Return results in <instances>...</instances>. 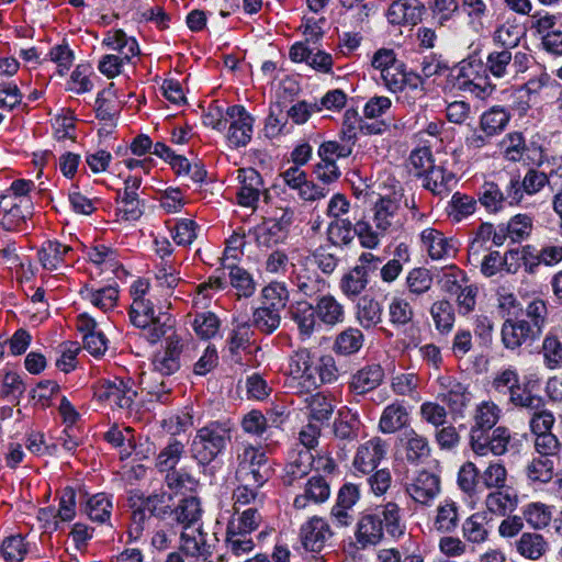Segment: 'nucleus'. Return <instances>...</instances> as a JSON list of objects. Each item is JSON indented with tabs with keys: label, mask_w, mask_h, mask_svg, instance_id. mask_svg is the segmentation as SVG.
I'll use <instances>...</instances> for the list:
<instances>
[{
	"label": "nucleus",
	"mask_w": 562,
	"mask_h": 562,
	"mask_svg": "<svg viewBox=\"0 0 562 562\" xmlns=\"http://www.w3.org/2000/svg\"><path fill=\"white\" fill-rule=\"evenodd\" d=\"M501 408L492 401L477 404L472 414L469 445L479 457L503 456L508 451L513 440L510 430L496 426L501 418Z\"/></svg>",
	"instance_id": "1"
},
{
	"label": "nucleus",
	"mask_w": 562,
	"mask_h": 562,
	"mask_svg": "<svg viewBox=\"0 0 562 562\" xmlns=\"http://www.w3.org/2000/svg\"><path fill=\"white\" fill-rule=\"evenodd\" d=\"M406 532L404 513L395 502L376 505L360 513L355 528V539L361 549L382 542L386 533L394 540Z\"/></svg>",
	"instance_id": "2"
},
{
	"label": "nucleus",
	"mask_w": 562,
	"mask_h": 562,
	"mask_svg": "<svg viewBox=\"0 0 562 562\" xmlns=\"http://www.w3.org/2000/svg\"><path fill=\"white\" fill-rule=\"evenodd\" d=\"M149 291V282L145 279L136 280L131 286L133 303L130 307L131 323L143 329V336L150 342L156 344L173 327V321L165 314H155L154 304L146 299Z\"/></svg>",
	"instance_id": "3"
},
{
	"label": "nucleus",
	"mask_w": 562,
	"mask_h": 562,
	"mask_svg": "<svg viewBox=\"0 0 562 562\" xmlns=\"http://www.w3.org/2000/svg\"><path fill=\"white\" fill-rule=\"evenodd\" d=\"M183 345L177 335H170L166 339V347L164 350L157 351L151 360L153 373L148 380L143 379L142 383L148 390V394L155 397L157 402L166 404L169 402L170 386L168 381L161 380L157 383L155 375L169 376L176 373L180 367V357L182 353Z\"/></svg>",
	"instance_id": "4"
},
{
	"label": "nucleus",
	"mask_w": 562,
	"mask_h": 562,
	"mask_svg": "<svg viewBox=\"0 0 562 562\" xmlns=\"http://www.w3.org/2000/svg\"><path fill=\"white\" fill-rule=\"evenodd\" d=\"M231 420H213L196 430L190 451L199 464L207 465L227 447L232 439Z\"/></svg>",
	"instance_id": "5"
},
{
	"label": "nucleus",
	"mask_w": 562,
	"mask_h": 562,
	"mask_svg": "<svg viewBox=\"0 0 562 562\" xmlns=\"http://www.w3.org/2000/svg\"><path fill=\"white\" fill-rule=\"evenodd\" d=\"M271 476L268 457L261 448L241 443L236 450L235 479L238 483H267Z\"/></svg>",
	"instance_id": "6"
},
{
	"label": "nucleus",
	"mask_w": 562,
	"mask_h": 562,
	"mask_svg": "<svg viewBox=\"0 0 562 562\" xmlns=\"http://www.w3.org/2000/svg\"><path fill=\"white\" fill-rule=\"evenodd\" d=\"M403 189L381 195L373 204L372 222L379 233L392 235L404 229L406 216L402 211Z\"/></svg>",
	"instance_id": "7"
},
{
	"label": "nucleus",
	"mask_w": 562,
	"mask_h": 562,
	"mask_svg": "<svg viewBox=\"0 0 562 562\" xmlns=\"http://www.w3.org/2000/svg\"><path fill=\"white\" fill-rule=\"evenodd\" d=\"M531 55L516 50L502 48L488 53L485 61V70L493 77L502 79H516L530 67Z\"/></svg>",
	"instance_id": "8"
},
{
	"label": "nucleus",
	"mask_w": 562,
	"mask_h": 562,
	"mask_svg": "<svg viewBox=\"0 0 562 562\" xmlns=\"http://www.w3.org/2000/svg\"><path fill=\"white\" fill-rule=\"evenodd\" d=\"M381 260L371 252H363L357 265L342 274L339 281L341 293L348 299L358 297L369 284V274L379 269Z\"/></svg>",
	"instance_id": "9"
},
{
	"label": "nucleus",
	"mask_w": 562,
	"mask_h": 562,
	"mask_svg": "<svg viewBox=\"0 0 562 562\" xmlns=\"http://www.w3.org/2000/svg\"><path fill=\"white\" fill-rule=\"evenodd\" d=\"M437 384L438 400L447 405L452 416L463 417L473 398L469 385L461 383L457 378L450 374L439 375Z\"/></svg>",
	"instance_id": "10"
},
{
	"label": "nucleus",
	"mask_w": 562,
	"mask_h": 562,
	"mask_svg": "<svg viewBox=\"0 0 562 562\" xmlns=\"http://www.w3.org/2000/svg\"><path fill=\"white\" fill-rule=\"evenodd\" d=\"M94 396L110 406L131 409L137 396V391L132 379L114 378L101 382L95 389Z\"/></svg>",
	"instance_id": "11"
},
{
	"label": "nucleus",
	"mask_w": 562,
	"mask_h": 562,
	"mask_svg": "<svg viewBox=\"0 0 562 562\" xmlns=\"http://www.w3.org/2000/svg\"><path fill=\"white\" fill-rule=\"evenodd\" d=\"M361 498L359 484L345 482L338 490L335 504L330 508L329 516L338 528H347L353 521V507Z\"/></svg>",
	"instance_id": "12"
},
{
	"label": "nucleus",
	"mask_w": 562,
	"mask_h": 562,
	"mask_svg": "<svg viewBox=\"0 0 562 562\" xmlns=\"http://www.w3.org/2000/svg\"><path fill=\"white\" fill-rule=\"evenodd\" d=\"M290 281L296 288V292L306 297L321 294L329 286L315 267L310 265L308 258L292 265Z\"/></svg>",
	"instance_id": "13"
},
{
	"label": "nucleus",
	"mask_w": 562,
	"mask_h": 562,
	"mask_svg": "<svg viewBox=\"0 0 562 562\" xmlns=\"http://www.w3.org/2000/svg\"><path fill=\"white\" fill-rule=\"evenodd\" d=\"M405 492L415 503L430 506L441 492V479L436 473L420 470L411 482L406 483Z\"/></svg>",
	"instance_id": "14"
},
{
	"label": "nucleus",
	"mask_w": 562,
	"mask_h": 562,
	"mask_svg": "<svg viewBox=\"0 0 562 562\" xmlns=\"http://www.w3.org/2000/svg\"><path fill=\"white\" fill-rule=\"evenodd\" d=\"M238 179L240 187L237 192V200L241 206L256 209L261 195L266 202L268 201V189L261 175L256 169H239Z\"/></svg>",
	"instance_id": "15"
},
{
	"label": "nucleus",
	"mask_w": 562,
	"mask_h": 562,
	"mask_svg": "<svg viewBox=\"0 0 562 562\" xmlns=\"http://www.w3.org/2000/svg\"><path fill=\"white\" fill-rule=\"evenodd\" d=\"M225 115L229 119L227 132L229 144L236 148L245 147L252 137L254 117L239 104L228 106Z\"/></svg>",
	"instance_id": "16"
},
{
	"label": "nucleus",
	"mask_w": 562,
	"mask_h": 562,
	"mask_svg": "<svg viewBox=\"0 0 562 562\" xmlns=\"http://www.w3.org/2000/svg\"><path fill=\"white\" fill-rule=\"evenodd\" d=\"M290 223L291 216H288V212H285L279 221H263L261 224L254 227L249 234L254 237L258 248L268 250L285 240L288 236L286 226L290 225Z\"/></svg>",
	"instance_id": "17"
},
{
	"label": "nucleus",
	"mask_w": 562,
	"mask_h": 562,
	"mask_svg": "<svg viewBox=\"0 0 562 562\" xmlns=\"http://www.w3.org/2000/svg\"><path fill=\"white\" fill-rule=\"evenodd\" d=\"M334 531L326 518L313 516L300 528V539L303 547L311 552H321L333 538Z\"/></svg>",
	"instance_id": "18"
},
{
	"label": "nucleus",
	"mask_w": 562,
	"mask_h": 562,
	"mask_svg": "<svg viewBox=\"0 0 562 562\" xmlns=\"http://www.w3.org/2000/svg\"><path fill=\"white\" fill-rule=\"evenodd\" d=\"M384 369L378 363L366 364L350 375L348 392L355 397H364L384 381Z\"/></svg>",
	"instance_id": "19"
},
{
	"label": "nucleus",
	"mask_w": 562,
	"mask_h": 562,
	"mask_svg": "<svg viewBox=\"0 0 562 562\" xmlns=\"http://www.w3.org/2000/svg\"><path fill=\"white\" fill-rule=\"evenodd\" d=\"M514 198L520 205L525 196H532L541 192L550 183V173L543 169H527L522 178L514 175L509 178Z\"/></svg>",
	"instance_id": "20"
},
{
	"label": "nucleus",
	"mask_w": 562,
	"mask_h": 562,
	"mask_svg": "<svg viewBox=\"0 0 562 562\" xmlns=\"http://www.w3.org/2000/svg\"><path fill=\"white\" fill-rule=\"evenodd\" d=\"M512 194L513 188L509 181L503 188L494 181H485L477 192V201L488 212L495 213L505 205H519L517 199Z\"/></svg>",
	"instance_id": "21"
},
{
	"label": "nucleus",
	"mask_w": 562,
	"mask_h": 562,
	"mask_svg": "<svg viewBox=\"0 0 562 562\" xmlns=\"http://www.w3.org/2000/svg\"><path fill=\"white\" fill-rule=\"evenodd\" d=\"M385 453V442L380 437H373L358 447L352 464L359 472L368 474L378 468Z\"/></svg>",
	"instance_id": "22"
},
{
	"label": "nucleus",
	"mask_w": 562,
	"mask_h": 562,
	"mask_svg": "<svg viewBox=\"0 0 562 562\" xmlns=\"http://www.w3.org/2000/svg\"><path fill=\"white\" fill-rule=\"evenodd\" d=\"M330 484L321 474H315L307 479L304 484L303 493L294 497L293 507L295 509H305L311 503L321 505L330 497Z\"/></svg>",
	"instance_id": "23"
},
{
	"label": "nucleus",
	"mask_w": 562,
	"mask_h": 562,
	"mask_svg": "<svg viewBox=\"0 0 562 562\" xmlns=\"http://www.w3.org/2000/svg\"><path fill=\"white\" fill-rule=\"evenodd\" d=\"M290 318L296 325L302 339H308L321 327L316 307L305 301H296L289 306Z\"/></svg>",
	"instance_id": "24"
},
{
	"label": "nucleus",
	"mask_w": 562,
	"mask_h": 562,
	"mask_svg": "<svg viewBox=\"0 0 562 562\" xmlns=\"http://www.w3.org/2000/svg\"><path fill=\"white\" fill-rule=\"evenodd\" d=\"M405 459L409 464L418 465L430 457L429 440L415 429H406L400 438Z\"/></svg>",
	"instance_id": "25"
},
{
	"label": "nucleus",
	"mask_w": 562,
	"mask_h": 562,
	"mask_svg": "<svg viewBox=\"0 0 562 562\" xmlns=\"http://www.w3.org/2000/svg\"><path fill=\"white\" fill-rule=\"evenodd\" d=\"M411 424V415L407 406L395 401L384 407L379 420V430L385 435H392L406 429Z\"/></svg>",
	"instance_id": "26"
},
{
	"label": "nucleus",
	"mask_w": 562,
	"mask_h": 562,
	"mask_svg": "<svg viewBox=\"0 0 562 562\" xmlns=\"http://www.w3.org/2000/svg\"><path fill=\"white\" fill-rule=\"evenodd\" d=\"M518 503V492L513 486L488 492L484 499L487 513L498 517H505L513 513Z\"/></svg>",
	"instance_id": "27"
},
{
	"label": "nucleus",
	"mask_w": 562,
	"mask_h": 562,
	"mask_svg": "<svg viewBox=\"0 0 562 562\" xmlns=\"http://www.w3.org/2000/svg\"><path fill=\"white\" fill-rule=\"evenodd\" d=\"M312 467L313 453L308 449L293 450L284 469L283 484L286 486L294 485L296 481L310 473Z\"/></svg>",
	"instance_id": "28"
},
{
	"label": "nucleus",
	"mask_w": 562,
	"mask_h": 562,
	"mask_svg": "<svg viewBox=\"0 0 562 562\" xmlns=\"http://www.w3.org/2000/svg\"><path fill=\"white\" fill-rule=\"evenodd\" d=\"M425 11L423 4H412L405 0L394 1L387 10V20L394 25H416Z\"/></svg>",
	"instance_id": "29"
},
{
	"label": "nucleus",
	"mask_w": 562,
	"mask_h": 562,
	"mask_svg": "<svg viewBox=\"0 0 562 562\" xmlns=\"http://www.w3.org/2000/svg\"><path fill=\"white\" fill-rule=\"evenodd\" d=\"M71 251L70 246L57 240H47L38 249L37 258L45 270L57 271L66 262V258Z\"/></svg>",
	"instance_id": "30"
},
{
	"label": "nucleus",
	"mask_w": 562,
	"mask_h": 562,
	"mask_svg": "<svg viewBox=\"0 0 562 562\" xmlns=\"http://www.w3.org/2000/svg\"><path fill=\"white\" fill-rule=\"evenodd\" d=\"M459 505L457 502L446 498L436 508V515L432 520L435 530L442 533L453 532L460 521Z\"/></svg>",
	"instance_id": "31"
},
{
	"label": "nucleus",
	"mask_w": 562,
	"mask_h": 562,
	"mask_svg": "<svg viewBox=\"0 0 562 562\" xmlns=\"http://www.w3.org/2000/svg\"><path fill=\"white\" fill-rule=\"evenodd\" d=\"M516 552L528 560H539L549 550L547 539L538 532H524L515 542Z\"/></svg>",
	"instance_id": "32"
},
{
	"label": "nucleus",
	"mask_w": 562,
	"mask_h": 562,
	"mask_svg": "<svg viewBox=\"0 0 562 562\" xmlns=\"http://www.w3.org/2000/svg\"><path fill=\"white\" fill-rule=\"evenodd\" d=\"M420 238L431 259H442L450 257L456 252L452 241L435 228L424 229Z\"/></svg>",
	"instance_id": "33"
},
{
	"label": "nucleus",
	"mask_w": 562,
	"mask_h": 562,
	"mask_svg": "<svg viewBox=\"0 0 562 562\" xmlns=\"http://www.w3.org/2000/svg\"><path fill=\"white\" fill-rule=\"evenodd\" d=\"M380 74L385 87L392 92L402 91L406 82L411 81V77L415 79V82L412 83L413 88H417L423 83L420 76L414 72H407L405 64L401 60Z\"/></svg>",
	"instance_id": "34"
},
{
	"label": "nucleus",
	"mask_w": 562,
	"mask_h": 562,
	"mask_svg": "<svg viewBox=\"0 0 562 562\" xmlns=\"http://www.w3.org/2000/svg\"><path fill=\"white\" fill-rule=\"evenodd\" d=\"M318 321L328 326H336L344 323L346 313L344 305L330 295H322L316 301Z\"/></svg>",
	"instance_id": "35"
},
{
	"label": "nucleus",
	"mask_w": 562,
	"mask_h": 562,
	"mask_svg": "<svg viewBox=\"0 0 562 562\" xmlns=\"http://www.w3.org/2000/svg\"><path fill=\"white\" fill-rule=\"evenodd\" d=\"M459 490L469 498H477L481 493V471L472 461L464 462L457 476Z\"/></svg>",
	"instance_id": "36"
},
{
	"label": "nucleus",
	"mask_w": 562,
	"mask_h": 562,
	"mask_svg": "<svg viewBox=\"0 0 562 562\" xmlns=\"http://www.w3.org/2000/svg\"><path fill=\"white\" fill-rule=\"evenodd\" d=\"M383 306L371 296H362L357 304V319L364 329L375 327L382 322Z\"/></svg>",
	"instance_id": "37"
},
{
	"label": "nucleus",
	"mask_w": 562,
	"mask_h": 562,
	"mask_svg": "<svg viewBox=\"0 0 562 562\" xmlns=\"http://www.w3.org/2000/svg\"><path fill=\"white\" fill-rule=\"evenodd\" d=\"M364 335L359 328L348 327L340 331L334 341L333 351L340 356H352L363 346Z\"/></svg>",
	"instance_id": "38"
},
{
	"label": "nucleus",
	"mask_w": 562,
	"mask_h": 562,
	"mask_svg": "<svg viewBox=\"0 0 562 562\" xmlns=\"http://www.w3.org/2000/svg\"><path fill=\"white\" fill-rule=\"evenodd\" d=\"M471 64L463 65L459 75V88L474 94L479 99H486L494 91V86L487 82L486 78H471Z\"/></svg>",
	"instance_id": "39"
},
{
	"label": "nucleus",
	"mask_w": 562,
	"mask_h": 562,
	"mask_svg": "<svg viewBox=\"0 0 562 562\" xmlns=\"http://www.w3.org/2000/svg\"><path fill=\"white\" fill-rule=\"evenodd\" d=\"M481 486L488 492L509 486L508 471L502 461H491L487 467L481 471Z\"/></svg>",
	"instance_id": "40"
},
{
	"label": "nucleus",
	"mask_w": 562,
	"mask_h": 562,
	"mask_svg": "<svg viewBox=\"0 0 562 562\" xmlns=\"http://www.w3.org/2000/svg\"><path fill=\"white\" fill-rule=\"evenodd\" d=\"M80 294L87 299L91 304L103 312L112 310L119 300V290L116 286L108 285L100 289H92L86 285Z\"/></svg>",
	"instance_id": "41"
},
{
	"label": "nucleus",
	"mask_w": 562,
	"mask_h": 562,
	"mask_svg": "<svg viewBox=\"0 0 562 562\" xmlns=\"http://www.w3.org/2000/svg\"><path fill=\"white\" fill-rule=\"evenodd\" d=\"M509 120L510 113L505 108L495 105L482 114L480 127L486 136H494L505 130Z\"/></svg>",
	"instance_id": "42"
},
{
	"label": "nucleus",
	"mask_w": 562,
	"mask_h": 562,
	"mask_svg": "<svg viewBox=\"0 0 562 562\" xmlns=\"http://www.w3.org/2000/svg\"><path fill=\"white\" fill-rule=\"evenodd\" d=\"M454 176L448 171L443 166L436 165L422 179L423 188L430 191L435 195H443L450 191V184Z\"/></svg>",
	"instance_id": "43"
},
{
	"label": "nucleus",
	"mask_w": 562,
	"mask_h": 562,
	"mask_svg": "<svg viewBox=\"0 0 562 562\" xmlns=\"http://www.w3.org/2000/svg\"><path fill=\"white\" fill-rule=\"evenodd\" d=\"M202 513L201 502L195 496L184 497L171 512L175 520L183 528H188L200 520Z\"/></svg>",
	"instance_id": "44"
},
{
	"label": "nucleus",
	"mask_w": 562,
	"mask_h": 562,
	"mask_svg": "<svg viewBox=\"0 0 562 562\" xmlns=\"http://www.w3.org/2000/svg\"><path fill=\"white\" fill-rule=\"evenodd\" d=\"M524 34V29L520 24L515 20H507L496 27L493 41L499 44L502 48L514 50L518 47Z\"/></svg>",
	"instance_id": "45"
},
{
	"label": "nucleus",
	"mask_w": 562,
	"mask_h": 562,
	"mask_svg": "<svg viewBox=\"0 0 562 562\" xmlns=\"http://www.w3.org/2000/svg\"><path fill=\"white\" fill-rule=\"evenodd\" d=\"M477 207V200L461 192H454L448 204V216L452 222H461L473 215Z\"/></svg>",
	"instance_id": "46"
},
{
	"label": "nucleus",
	"mask_w": 562,
	"mask_h": 562,
	"mask_svg": "<svg viewBox=\"0 0 562 562\" xmlns=\"http://www.w3.org/2000/svg\"><path fill=\"white\" fill-rule=\"evenodd\" d=\"M225 269L229 271V282L238 297H250L255 293L256 284L247 270L236 263H225Z\"/></svg>",
	"instance_id": "47"
},
{
	"label": "nucleus",
	"mask_w": 562,
	"mask_h": 562,
	"mask_svg": "<svg viewBox=\"0 0 562 562\" xmlns=\"http://www.w3.org/2000/svg\"><path fill=\"white\" fill-rule=\"evenodd\" d=\"M196 532L198 535H190L184 531L181 532L180 548L188 557L207 561L212 555L211 547L206 544L204 535L200 530Z\"/></svg>",
	"instance_id": "48"
},
{
	"label": "nucleus",
	"mask_w": 562,
	"mask_h": 562,
	"mask_svg": "<svg viewBox=\"0 0 562 562\" xmlns=\"http://www.w3.org/2000/svg\"><path fill=\"white\" fill-rule=\"evenodd\" d=\"M486 513H474L462 524L463 537L472 543L484 542L488 537Z\"/></svg>",
	"instance_id": "49"
},
{
	"label": "nucleus",
	"mask_w": 562,
	"mask_h": 562,
	"mask_svg": "<svg viewBox=\"0 0 562 562\" xmlns=\"http://www.w3.org/2000/svg\"><path fill=\"white\" fill-rule=\"evenodd\" d=\"M250 532L237 530L227 526L225 543L227 550L235 557H240L251 552L255 548V542Z\"/></svg>",
	"instance_id": "50"
},
{
	"label": "nucleus",
	"mask_w": 562,
	"mask_h": 562,
	"mask_svg": "<svg viewBox=\"0 0 562 562\" xmlns=\"http://www.w3.org/2000/svg\"><path fill=\"white\" fill-rule=\"evenodd\" d=\"M555 461L548 457L533 458L526 467L528 480L538 483H548L554 475Z\"/></svg>",
	"instance_id": "51"
},
{
	"label": "nucleus",
	"mask_w": 562,
	"mask_h": 562,
	"mask_svg": "<svg viewBox=\"0 0 562 562\" xmlns=\"http://www.w3.org/2000/svg\"><path fill=\"white\" fill-rule=\"evenodd\" d=\"M183 452V443L177 439H170L168 445L158 453L156 458V468L160 472H169L176 469Z\"/></svg>",
	"instance_id": "52"
},
{
	"label": "nucleus",
	"mask_w": 562,
	"mask_h": 562,
	"mask_svg": "<svg viewBox=\"0 0 562 562\" xmlns=\"http://www.w3.org/2000/svg\"><path fill=\"white\" fill-rule=\"evenodd\" d=\"M22 204L11 201L9 194L0 196V210L4 212V221L9 228L19 227L31 214L30 204H25V210L22 209Z\"/></svg>",
	"instance_id": "53"
},
{
	"label": "nucleus",
	"mask_w": 562,
	"mask_h": 562,
	"mask_svg": "<svg viewBox=\"0 0 562 562\" xmlns=\"http://www.w3.org/2000/svg\"><path fill=\"white\" fill-rule=\"evenodd\" d=\"M265 483H238V486L233 492L234 509L237 514L239 506L262 503L263 495L260 488Z\"/></svg>",
	"instance_id": "54"
},
{
	"label": "nucleus",
	"mask_w": 562,
	"mask_h": 562,
	"mask_svg": "<svg viewBox=\"0 0 562 562\" xmlns=\"http://www.w3.org/2000/svg\"><path fill=\"white\" fill-rule=\"evenodd\" d=\"M281 322L280 312L273 307L261 306L254 311L251 326L263 334L273 333Z\"/></svg>",
	"instance_id": "55"
},
{
	"label": "nucleus",
	"mask_w": 562,
	"mask_h": 562,
	"mask_svg": "<svg viewBox=\"0 0 562 562\" xmlns=\"http://www.w3.org/2000/svg\"><path fill=\"white\" fill-rule=\"evenodd\" d=\"M389 321L395 327H404L412 323L414 310L411 303L400 296H394L389 304Z\"/></svg>",
	"instance_id": "56"
},
{
	"label": "nucleus",
	"mask_w": 562,
	"mask_h": 562,
	"mask_svg": "<svg viewBox=\"0 0 562 562\" xmlns=\"http://www.w3.org/2000/svg\"><path fill=\"white\" fill-rule=\"evenodd\" d=\"M430 314L436 328L440 333H449L452 329L454 324V310L449 301H436L430 307Z\"/></svg>",
	"instance_id": "57"
},
{
	"label": "nucleus",
	"mask_w": 562,
	"mask_h": 562,
	"mask_svg": "<svg viewBox=\"0 0 562 562\" xmlns=\"http://www.w3.org/2000/svg\"><path fill=\"white\" fill-rule=\"evenodd\" d=\"M0 554L5 562H22L27 554V544L21 535L5 537L0 546Z\"/></svg>",
	"instance_id": "58"
},
{
	"label": "nucleus",
	"mask_w": 562,
	"mask_h": 562,
	"mask_svg": "<svg viewBox=\"0 0 562 562\" xmlns=\"http://www.w3.org/2000/svg\"><path fill=\"white\" fill-rule=\"evenodd\" d=\"M86 512L91 520L103 524L111 517L112 502L104 493L95 494L88 499Z\"/></svg>",
	"instance_id": "59"
},
{
	"label": "nucleus",
	"mask_w": 562,
	"mask_h": 562,
	"mask_svg": "<svg viewBox=\"0 0 562 562\" xmlns=\"http://www.w3.org/2000/svg\"><path fill=\"white\" fill-rule=\"evenodd\" d=\"M521 517L532 528L542 529L549 526L552 519V513L548 505L536 502L530 503L524 507Z\"/></svg>",
	"instance_id": "60"
},
{
	"label": "nucleus",
	"mask_w": 562,
	"mask_h": 562,
	"mask_svg": "<svg viewBox=\"0 0 562 562\" xmlns=\"http://www.w3.org/2000/svg\"><path fill=\"white\" fill-rule=\"evenodd\" d=\"M172 495L167 492L154 493L142 501V506L151 516L164 519L172 512Z\"/></svg>",
	"instance_id": "61"
},
{
	"label": "nucleus",
	"mask_w": 562,
	"mask_h": 562,
	"mask_svg": "<svg viewBox=\"0 0 562 562\" xmlns=\"http://www.w3.org/2000/svg\"><path fill=\"white\" fill-rule=\"evenodd\" d=\"M355 142L341 136L340 140L324 142L318 148L319 158L336 161L339 158H347L352 154Z\"/></svg>",
	"instance_id": "62"
},
{
	"label": "nucleus",
	"mask_w": 562,
	"mask_h": 562,
	"mask_svg": "<svg viewBox=\"0 0 562 562\" xmlns=\"http://www.w3.org/2000/svg\"><path fill=\"white\" fill-rule=\"evenodd\" d=\"M327 235L334 245H348L355 238V224L348 218L333 220L328 225Z\"/></svg>",
	"instance_id": "63"
},
{
	"label": "nucleus",
	"mask_w": 562,
	"mask_h": 562,
	"mask_svg": "<svg viewBox=\"0 0 562 562\" xmlns=\"http://www.w3.org/2000/svg\"><path fill=\"white\" fill-rule=\"evenodd\" d=\"M541 353L544 366L555 370L562 366V342L555 335H547L542 341Z\"/></svg>",
	"instance_id": "64"
}]
</instances>
